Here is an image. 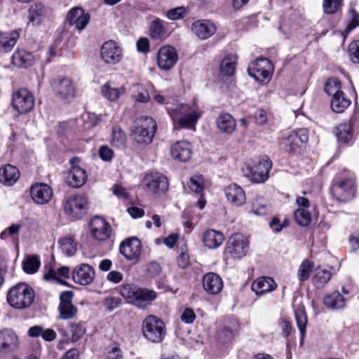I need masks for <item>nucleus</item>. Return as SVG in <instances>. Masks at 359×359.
Wrapping results in <instances>:
<instances>
[{
  "label": "nucleus",
  "instance_id": "obj_1",
  "mask_svg": "<svg viewBox=\"0 0 359 359\" xmlns=\"http://www.w3.org/2000/svg\"><path fill=\"white\" fill-rule=\"evenodd\" d=\"M35 293L29 285L20 283L10 288L6 299L8 304L15 309L29 308L33 303Z\"/></svg>",
  "mask_w": 359,
  "mask_h": 359
},
{
  "label": "nucleus",
  "instance_id": "obj_2",
  "mask_svg": "<svg viewBox=\"0 0 359 359\" xmlns=\"http://www.w3.org/2000/svg\"><path fill=\"white\" fill-rule=\"evenodd\" d=\"M120 294L128 303L140 309H144L157 297L156 292L154 290L140 288L130 284L122 286Z\"/></svg>",
  "mask_w": 359,
  "mask_h": 359
},
{
  "label": "nucleus",
  "instance_id": "obj_3",
  "mask_svg": "<svg viewBox=\"0 0 359 359\" xmlns=\"http://www.w3.org/2000/svg\"><path fill=\"white\" fill-rule=\"evenodd\" d=\"M157 125L154 119L142 116L136 120L131 130V136L140 144H149L155 135Z\"/></svg>",
  "mask_w": 359,
  "mask_h": 359
},
{
  "label": "nucleus",
  "instance_id": "obj_4",
  "mask_svg": "<svg viewBox=\"0 0 359 359\" xmlns=\"http://www.w3.org/2000/svg\"><path fill=\"white\" fill-rule=\"evenodd\" d=\"M142 332L146 339L154 343L161 342L166 334L163 322L154 316H149L144 319Z\"/></svg>",
  "mask_w": 359,
  "mask_h": 359
},
{
  "label": "nucleus",
  "instance_id": "obj_5",
  "mask_svg": "<svg viewBox=\"0 0 359 359\" xmlns=\"http://www.w3.org/2000/svg\"><path fill=\"white\" fill-rule=\"evenodd\" d=\"M171 116L173 121L178 119L177 123L180 128L194 129L201 113L192 109L188 104H181L175 107Z\"/></svg>",
  "mask_w": 359,
  "mask_h": 359
},
{
  "label": "nucleus",
  "instance_id": "obj_6",
  "mask_svg": "<svg viewBox=\"0 0 359 359\" xmlns=\"http://www.w3.org/2000/svg\"><path fill=\"white\" fill-rule=\"evenodd\" d=\"M249 250V240L243 234L236 233L228 240L226 246V254L231 258L240 259L244 257Z\"/></svg>",
  "mask_w": 359,
  "mask_h": 359
},
{
  "label": "nucleus",
  "instance_id": "obj_7",
  "mask_svg": "<svg viewBox=\"0 0 359 359\" xmlns=\"http://www.w3.org/2000/svg\"><path fill=\"white\" fill-rule=\"evenodd\" d=\"M12 107L19 114H27L34 107L35 99L27 88L15 90L12 94Z\"/></svg>",
  "mask_w": 359,
  "mask_h": 359
},
{
  "label": "nucleus",
  "instance_id": "obj_8",
  "mask_svg": "<svg viewBox=\"0 0 359 359\" xmlns=\"http://www.w3.org/2000/svg\"><path fill=\"white\" fill-rule=\"evenodd\" d=\"M273 70L272 63L265 57L257 59L251 62L248 68L249 75L262 83L271 79Z\"/></svg>",
  "mask_w": 359,
  "mask_h": 359
},
{
  "label": "nucleus",
  "instance_id": "obj_9",
  "mask_svg": "<svg viewBox=\"0 0 359 359\" xmlns=\"http://www.w3.org/2000/svg\"><path fill=\"white\" fill-rule=\"evenodd\" d=\"M50 86L55 96L59 99L68 100L76 95L75 85L68 77L54 79L50 83Z\"/></svg>",
  "mask_w": 359,
  "mask_h": 359
},
{
  "label": "nucleus",
  "instance_id": "obj_10",
  "mask_svg": "<svg viewBox=\"0 0 359 359\" xmlns=\"http://www.w3.org/2000/svg\"><path fill=\"white\" fill-rule=\"evenodd\" d=\"M332 195L339 201L346 202L355 197V184L353 178L335 182L331 189Z\"/></svg>",
  "mask_w": 359,
  "mask_h": 359
},
{
  "label": "nucleus",
  "instance_id": "obj_11",
  "mask_svg": "<svg viewBox=\"0 0 359 359\" xmlns=\"http://www.w3.org/2000/svg\"><path fill=\"white\" fill-rule=\"evenodd\" d=\"M272 167V162L266 156L261 158L253 167L249 168L247 174L249 179L255 183H262L269 179V172Z\"/></svg>",
  "mask_w": 359,
  "mask_h": 359
},
{
  "label": "nucleus",
  "instance_id": "obj_12",
  "mask_svg": "<svg viewBox=\"0 0 359 359\" xmlns=\"http://www.w3.org/2000/svg\"><path fill=\"white\" fill-rule=\"evenodd\" d=\"M87 206V199L81 195L71 196L63 203L65 212L74 219L81 218Z\"/></svg>",
  "mask_w": 359,
  "mask_h": 359
},
{
  "label": "nucleus",
  "instance_id": "obj_13",
  "mask_svg": "<svg viewBox=\"0 0 359 359\" xmlns=\"http://www.w3.org/2000/svg\"><path fill=\"white\" fill-rule=\"evenodd\" d=\"M89 227L91 236L97 241H104L111 236L110 224L101 217H93L89 223Z\"/></svg>",
  "mask_w": 359,
  "mask_h": 359
},
{
  "label": "nucleus",
  "instance_id": "obj_14",
  "mask_svg": "<svg viewBox=\"0 0 359 359\" xmlns=\"http://www.w3.org/2000/svg\"><path fill=\"white\" fill-rule=\"evenodd\" d=\"M178 60V54L176 49L171 46H162L158 51L157 65L163 71L171 69Z\"/></svg>",
  "mask_w": 359,
  "mask_h": 359
},
{
  "label": "nucleus",
  "instance_id": "obj_15",
  "mask_svg": "<svg viewBox=\"0 0 359 359\" xmlns=\"http://www.w3.org/2000/svg\"><path fill=\"white\" fill-rule=\"evenodd\" d=\"M143 184L146 190L152 194L165 191L168 188L167 177L159 172L147 174L144 177Z\"/></svg>",
  "mask_w": 359,
  "mask_h": 359
},
{
  "label": "nucleus",
  "instance_id": "obj_16",
  "mask_svg": "<svg viewBox=\"0 0 359 359\" xmlns=\"http://www.w3.org/2000/svg\"><path fill=\"white\" fill-rule=\"evenodd\" d=\"M308 140V130L302 128L297 131L290 132L288 135L283 140L282 143L287 152L295 153Z\"/></svg>",
  "mask_w": 359,
  "mask_h": 359
},
{
  "label": "nucleus",
  "instance_id": "obj_17",
  "mask_svg": "<svg viewBox=\"0 0 359 359\" xmlns=\"http://www.w3.org/2000/svg\"><path fill=\"white\" fill-rule=\"evenodd\" d=\"M72 291H65L61 293L57 308L59 318L67 320L73 319L77 315L78 309L72 302Z\"/></svg>",
  "mask_w": 359,
  "mask_h": 359
},
{
  "label": "nucleus",
  "instance_id": "obj_18",
  "mask_svg": "<svg viewBox=\"0 0 359 359\" xmlns=\"http://www.w3.org/2000/svg\"><path fill=\"white\" fill-rule=\"evenodd\" d=\"M142 243L136 237L128 238L119 247L121 254L128 260L137 262L142 252Z\"/></svg>",
  "mask_w": 359,
  "mask_h": 359
},
{
  "label": "nucleus",
  "instance_id": "obj_19",
  "mask_svg": "<svg viewBox=\"0 0 359 359\" xmlns=\"http://www.w3.org/2000/svg\"><path fill=\"white\" fill-rule=\"evenodd\" d=\"M102 60L107 64L116 65L122 58V51L118 44L112 40L104 42L100 49Z\"/></svg>",
  "mask_w": 359,
  "mask_h": 359
},
{
  "label": "nucleus",
  "instance_id": "obj_20",
  "mask_svg": "<svg viewBox=\"0 0 359 359\" xmlns=\"http://www.w3.org/2000/svg\"><path fill=\"white\" fill-rule=\"evenodd\" d=\"M79 161L76 157L71 159L72 169L67 177V182L74 188L82 187L87 180L86 171L76 165Z\"/></svg>",
  "mask_w": 359,
  "mask_h": 359
},
{
  "label": "nucleus",
  "instance_id": "obj_21",
  "mask_svg": "<svg viewBox=\"0 0 359 359\" xmlns=\"http://www.w3.org/2000/svg\"><path fill=\"white\" fill-rule=\"evenodd\" d=\"M30 196L34 203L44 205L51 199L53 191L50 187L45 183H36L31 187Z\"/></svg>",
  "mask_w": 359,
  "mask_h": 359
},
{
  "label": "nucleus",
  "instance_id": "obj_22",
  "mask_svg": "<svg viewBox=\"0 0 359 359\" xmlns=\"http://www.w3.org/2000/svg\"><path fill=\"white\" fill-rule=\"evenodd\" d=\"M191 30L198 39L205 40L209 39L216 32L217 27L209 20H198L192 23Z\"/></svg>",
  "mask_w": 359,
  "mask_h": 359
},
{
  "label": "nucleus",
  "instance_id": "obj_23",
  "mask_svg": "<svg viewBox=\"0 0 359 359\" xmlns=\"http://www.w3.org/2000/svg\"><path fill=\"white\" fill-rule=\"evenodd\" d=\"M90 15L85 13L81 8L74 7L72 8L67 14V20L68 22L79 31H82L86 28L90 21Z\"/></svg>",
  "mask_w": 359,
  "mask_h": 359
},
{
  "label": "nucleus",
  "instance_id": "obj_24",
  "mask_svg": "<svg viewBox=\"0 0 359 359\" xmlns=\"http://www.w3.org/2000/svg\"><path fill=\"white\" fill-rule=\"evenodd\" d=\"M72 278L75 283L81 285H87L93 282L95 278V271L90 265L81 264L74 269Z\"/></svg>",
  "mask_w": 359,
  "mask_h": 359
},
{
  "label": "nucleus",
  "instance_id": "obj_25",
  "mask_svg": "<svg viewBox=\"0 0 359 359\" xmlns=\"http://www.w3.org/2000/svg\"><path fill=\"white\" fill-rule=\"evenodd\" d=\"M204 290L210 294L219 293L223 288L222 278L214 272L206 273L202 280Z\"/></svg>",
  "mask_w": 359,
  "mask_h": 359
},
{
  "label": "nucleus",
  "instance_id": "obj_26",
  "mask_svg": "<svg viewBox=\"0 0 359 359\" xmlns=\"http://www.w3.org/2000/svg\"><path fill=\"white\" fill-rule=\"evenodd\" d=\"M277 284L274 280L269 276H262L255 280L251 289L257 296H262L275 290Z\"/></svg>",
  "mask_w": 359,
  "mask_h": 359
},
{
  "label": "nucleus",
  "instance_id": "obj_27",
  "mask_svg": "<svg viewBox=\"0 0 359 359\" xmlns=\"http://www.w3.org/2000/svg\"><path fill=\"white\" fill-rule=\"evenodd\" d=\"M227 201L233 206H241L246 201L245 191L236 184H231L224 189Z\"/></svg>",
  "mask_w": 359,
  "mask_h": 359
},
{
  "label": "nucleus",
  "instance_id": "obj_28",
  "mask_svg": "<svg viewBox=\"0 0 359 359\" xmlns=\"http://www.w3.org/2000/svg\"><path fill=\"white\" fill-rule=\"evenodd\" d=\"M170 154L173 158L180 161H187L191 156L190 144L187 141H179L172 145Z\"/></svg>",
  "mask_w": 359,
  "mask_h": 359
},
{
  "label": "nucleus",
  "instance_id": "obj_29",
  "mask_svg": "<svg viewBox=\"0 0 359 359\" xmlns=\"http://www.w3.org/2000/svg\"><path fill=\"white\" fill-rule=\"evenodd\" d=\"M20 178L18 169L11 164L0 168V182L6 186H13Z\"/></svg>",
  "mask_w": 359,
  "mask_h": 359
},
{
  "label": "nucleus",
  "instance_id": "obj_30",
  "mask_svg": "<svg viewBox=\"0 0 359 359\" xmlns=\"http://www.w3.org/2000/svg\"><path fill=\"white\" fill-rule=\"evenodd\" d=\"M69 268L63 266L57 269H55L53 265H48L45 266L43 277L47 280H55L60 283L65 284V281L60 280V278H67L69 277Z\"/></svg>",
  "mask_w": 359,
  "mask_h": 359
},
{
  "label": "nucleus",
  "instance_id": "obj_31",
  "mask_svg": "<svg viewBox=\"0 0 359 359\" xmlns=\"http://www.w3.org/2000/svg\"><path fill=\"white\" fill-rule=\"evenodd\" d=\"M28 13L29 22L37 25L48 16L49 9L41 3H36L29 7Z\"/></svg>",
  "mask_w": 359,
  "mask_h": 359
},
{
  "label": "nucleus",
  "instance_id": "obj_32",
  "mask_svg": "<svg viewBox=\"0 0 359 359\" xmlns=\"http://www.w3.org/2000/svg\"><path fill=\"white\" fill-rule=\"evenodd\" d=\"M18 346V338L15 333L9 329L0 331V348L4 351H13Z\"/></svg>",
  "mask_w": 359,
  "mask_h": 359
},
{
  "label": "nucleus",
  "instance_id": "obj_33",
  "mask_svg": "<svg viewBox=\"0 0 359 359\" xmlns=\"http://www.w3.org/2000/svg\"><path fill=\"white\" fill-rule=\"evenodd\" d=\"M218 130L224 134L233 133L236 127V119L229 113H221L216 121Z\"/></svg>",
  "mask_w": 359,
  "mask_h": 359
},
{
  "label": "nucleus",
  "instance_id": "obj_34",
  "mask_svg": "<svg viewBox=\"0 0 359 359\" xmlns=\"http://www.w3.org/2000/svg\"><path fill=\"white\" fill-rule=\"evenodd\" d=\"M224 236L221 231L214 229H209L204 233V245L210 249H215L219 247L224 242Z\"/></svg>",
  "mask_w": 359,
  "mask_h": 359
},
{
  "label": "nucleus",
  "instance_id": "obj_35",
  "mask_svg": "<svg viewBox=\"0 0 359 359\" xmlns=\"http://www.w3.org/2000/svg\"><path fill=\"white\" fill-rule=\"evenodd\" d=\"M19 39V34L15 31L3 32L0 31V53L11 51Z\"/></svg>",
  "mask_w": 359,
  "mask_h": 359
},
{
  "label": "nucleus",
  "instance_id": "obj_36",
  "mask_svg": "<svg viewBox=\"0 0 359 359\" xmlns=\"http://www.w3.org/2000/svg\"><path fill=\"white\" fill-rule=\"evenodd\" d=\"M335 135L339 143L347 144L353 138V131L349 122L339 124L335 129Z\"/></svg>",
  "mask_w": 359,
  "mask_h": 359
},
{
  "label": "nucleus",
  "instance_id": "obj_37",
  "mask_svg": "<svg viewBox=\"0 0 359 359\" xmlns=\"http://www.w3.org/2000/svg\"><path fill=\"white\" fill-rule=\"evenodd\" d=\"M12 61L15 66L27 68L34 63V57L25 50H18L13 55Z\"/></svg>",
  "mask_w": 359,
  "mask_h": 359
},
{
  "label": "nucleus",
  "instance_id": "obj_38",
  "mask_svg": "<svg viewBox=\"0 0 359 359\" xmlns=\"http://www.w3.org/2000/svg\"><path fill=\"white\" fill-rule=\"evenodd\" d=\"M28 334L32 337H41L45 341H52L56 339L57 334L52 329H43L40 325L31 327L28 330Z\"/></svg>",
  "mask_w": 359,
  "mask_h": 359
},
{
  "label": "nucleus",
  "instance_id": "obj_39",
  "mask_svg": "<svg viewBox=\"0 0 359 359\" xmlns=\"http://www.w3.org/2000/svg\"><path fill=\"white\" fill-rule=\"evenodd\" d=\"M351 102L344 92L338 93L331 100V108L336 113H342L351 104Z\"/></svg>",
  "mask_w": 359,
  "mask_h": 359
},
{
  "label": "nucleus",
  "instance_id": "obj_40",
  "mask_svg": "<svg viewBox=\"0 0 359 359\" xmlns=\"http://www.w3.org/2000/svg\"><path fill=\"white\" fill-rule=\"evenodd\" d=\"M101 92L106 99L114 102L126 93V88L123 86L119 88H114L109 83H107L102 87Z\"/></svg>",
  "mask_w": 359,
  "mask_h": 359
},
{
  "label": "nucleus",
  "instance_id": "obj_41",
  "mask_svg": "<svg viewBox=\"0 0 359 359\" xmlns=\"http://www.w3.org/2000/svg\"><path fill=\"white\" fill-rule=\"evenodd\" d=\"M237 56L233 54L226 55L221 62L220 71L224 76H231L236 70Z\"/></svg>",
  "mask_w": 359,
  "mask_h": 359
},
{
  "label": "nucleus",
  "instance_id": "obj_42",
  "mask_svg": "<svg viewBox=\"0 0 359 359\" xmlns=\"http://www.w3.org/2000/svg\"><path fill=\"white\" fill-rule=\"evenodd\" d=\"M323 302L326 306L332 309H341L345 305V299L338 291H334L332 294L326 295L324 297Z\"/></svg>",
  "mask_w": 359,
  "mask_h": 359
},
{
  "label": "nucleus",
  "instance_id": "obj_43",
  "mask_svg": "<svg viewBox=\"0 0 359 359\" xmlns=\"http://www.w3.org/2000/svg\"><path fill=\"white\" fill-rule=\"evenodd\" d=\"M332 276L331 271L318 266L315 269V274L313 277V284L316 287H322L328 283Z\"/></svg>",
  "mask_w": 359,
  "mask_h": 359
},
{
  "label": "nucleus",
  "instance_id": "obj_44",
  "mask_svg": "<svg viewBox=\"0 0 359 359\" xmlns=\"http://www.w3.org/2000/svg\"><path fill=\"white\" fill-rule=\"evenodd\" d=\"M163 24L164 22L158 18L151 21L149 26V34L152 39H159L165 34L166 28Z\"/></svg>",
  "mask_w": 359,
  "mask_h": 359
},
{
  "label": "nucleus",
  "instance_id": "obj_45",
  "mask_svg": "<svg viewBox=\"0 0 359 359\" xmlns=\"http://www.w3.org/2000/svg\"><path fill=\"white\" fill-rule=\"evenodd\" d=\"M41 265L39 258L36 255L27 256L22 262V269L26 273L32 274L36 273Z\"/></svg>",
  "mask_w": 359,
  "mask_h": 359
},
{
  "label": "nucleus",
  "instance_id": "obj_46",
  "mask_svg": "<svg viewBox=\"0 0 359 359\" xmlns=\"http://www.w3.org/2000/svg\"><path fill=\"white\" fill-rule=\"evenodd\" d=\"M111 144L113 147L123 149L126 144V135L118 127H114L111 136Z\"/></svg>",
  "mask_w": 359,
  "mask_h": 359
},
{
  "label": "nucleus",
  "instance_id": "obj_47",
  "mask_svg": "<svg viewBox=\"0 0 359 359\" xmlns=\"http://www.w3.org/2000/svg\"><path fill=\"white\" fill-rule=\"evenodd\" d=\"M270 210V205L267 201L262 198H257L252 205V211L258 216L267 214Z\"/></svg>",
  "mask_w": 359,
  "mask_h": 359
},
{
  "label": "nucleus",
  "instance_id": "obj_48",
  "mask_svg": "<svg viewBox=\"0 0 359 359\" xmlns=\"http://www.w3.org/2000/svg\"><path fill=\"white\" fill-rule=\"evenodd\" d=\"M295 222L300 226H307L311 222L310 212L305 208H298L294 212Z\"/></svg>",
  "mask_w": 359,
  "mask_h": 359
},
{
  "label": "nucleus",
  "instance_id": "obj_49",
  "mask_svg": "<svg viewBox=\"0 0 359 359\" xmlns=\"http://www.w3.org/2000/svg\"><path fill=\"white\" fill-rule=\"evenodd\" d=\"M294 316L297 327L301 332L302 336L304 337L306 332L307 325V316L306 311L303 308L298 307L294 311Z\"/></svg>",
  "mask_w": 359,
  "mask_h": 359
},
{
  "label": "nucleus",
  "instance_id": "obj_50",
  "mask_svg": "<svg viewBox=\"0 0 359 359\" xmlns=\"http://www.w3.org/2000/svg\"><path fill=\"white\" fill-rule=\"evenodd\" d=\"M314 264L309 259H304L299 267L297 277L300 281L306 280L309 276Z\"/></svg>",
  "mask_w": 359,
  "mask_h": 359
},
{
  "label": "nucleus",
  "instance_id": "obj_51",
  "mask_svg": "<svg viewBox=\"0 0 359 359\" xmlns=\"http://www.w3.org/2000/svg\"><path fill=\"white\" fill-rule=\"evenodd\" d=\"M341 83L337 78L329 79L325 84L324 90L330 95L334 97L338 93H341Z\"/></svg>",
  "mask_w": 359,
  "mask_h": 359
},
{
  "label": "nucleus",
  "instance_id": "obj_52",
  "mask_svg": "<svg viewBox=\"0 0 359 359\" xmlns=\"http://www.w3.org/2000/svg\"><path fill=\"white\" fill-rule=\"evenodd\" d=\"M61 250L67 256L74 255L76 250V245L71 238H63L60 240Z\"/></svg>",
  "mask_w": 359,
  "mask_h": 359
},
{
  "label": "nucleus",
  "instance_id": "obj_53",
  "mask_svg": "<svg viewBox=\"0 0 359 359\" xmlns=\"http://www.w3.org/2000/svg\"><path fill=\"white\" fill-rule=\"evenodd\" d=\"M188 10L184 6H179L168 10L166 12V17L170 20H178L187 15Z\"/></svg>",
  "mask_w": 359,
  "mask_h": 359
},
{
  "label": "nucleus",
  "instance_id": "obj_54",
  "mask_svg": "<svg viewBox=\"0 0 359 359\" xmlns=\"http://www.w3.org/2000/svg\"><path fill=\"white\" fill-rule=\"evenodd\" d=\"M202 175H196L190 178L189 188L197 194H201L204 189Z\"/></svg>",
  "mask_w": 359,
  "mask_h": 359
},
{
  "label": "nucleus",
  "instance_id": "obj_55",
  "mask_svg": "<svg viewBox=\"0 0 359 359\" xmlns=\"http://www.w3.org/2000/svg\"><path fill=\"white\" fill-rule=\"evenodd\" d=\"M86 328L81 323L72 324L71 326L72 341L76 342L81 339L86 333Z\"/></svg>",
  "mask_w": 359,
  "mask_h": 359
},
{
  "label": "nucleus",
  "instance_id": "obj_56",
  "mask_svg": "<svg viewBox=\"0 0 359 359\" xmlns=\"http://www.w3.org/2000/svg\"><path fill=\"white\" fill-rule=\"evenodd\" d=\"M348 54L353 63H359V40L352 41L349 44Z\"/></svg>",
  "mask_w": 359,
  "mask_h": 359
},
{
  "label": "nucleus",
  "instance_id": "obj_57",
  "mask_svg": "<svg viewBox=\"0 0 359 359\" xmlns=\"http://www.w3.org/2000/svg\"><path fill=\"white\" fill-rule=\"evenodd\" d=\"M342 0H324L323 8L327 14L334 13L341 5Z\"/></svg>",
  "mask_w": 359,
  "mask_h": 359
},
{
  "label": "nucleus",
  "instance_id": "obj_58",
  "mask_svg": "<svg viewBox=\"0 0 359 359\" xmlns=\"http://www.w3.org/2000/svg\"><path fill=\"white\" fill-rule=\"evenodd\" d=\"M20 229V224H13L1 233L0 238L2 240H6L8 236H13L18 234Z\"/></svg>",
  "mask_w": 359,
  "mask_h": 359
},
{
  "label": "nucleus",
  "instance_id": "obj_59",
  "mask_svg": "<svg viewBox=\"0 0 359 359\" xmlns=\"http://www.w3.org/2000/svg\"><path fill=\"white\" fill-rule=\"evenodd\" d=\"M99 156L104 161H111L114 156V151L108 146L103 145L99 149Z\"/></svg>",
  "mask_w": 359,
  "mask_h": 359
},
{
  "label": "nucleus",
  "instance_id": "obj_60",
  "mask_svg": "<svg viewBox=\"0 0 359 359\" xmlns=\"http://www.w3.org/2000/svg\"><path fill=\"white\" fill-rule=\"evenodd\" d=\"M121 302V300L118 297H107L104 299V305L109 311H112L117 308Z\"/></svg>",
  "mask_w": 359,
  "mask_h": 359
},
{
  "label": "nucleus",
  "instance_id": "obj_61",
  "mask_svg": "<svg viewBox=\"0 0 359 359\" xmlns=\"http://www.w3.org/2000/svg\"><path fill=\"white\" fill-rule=\"evenodd\" d=\"M255 118L257 124H266L268 121V114L266 111L262 109H258L255 113Z\"/></svg>",
  "mask_w": 359,
  "mask_h": 359
},
{
  "label": "nucleus",
  "instance_id": "obj_62",
  "mask_svg": "<svg viewBox=\"0 0 359 359\" xmlns=\"http://www.w3.org/2000/svg\"><path fill=\"white\" fill-rule=\"evenodd\" d=\"M147 271L150 276L155 277L160 274L161 267L158 263L151 262L147 265Z\"/></svg>",
  "mask_w": 359,
  "mask_h": 359
},
{
  "label": "nucleus",
  "instance_id": "obj_63",
  "mask_svg": "<svg viewBox=\"0 0 359 359\" xmlns=\"http://www.w3.org/2000/svg\"><path fill=\"white\" fill-rule=\"evenodd\" d=\"M195 318V313L194 312L193 309L190 308L186 309L181 316V320L186 323H192Z\"/></svg>",
  "mask_w": 359,
  "mask_h": 359
},
{
  "label": "nucleus",
  "instance_id": "obj_64",
  "mask_svg": "<svg viewBox=\"0 0 359 359\" xmlns=\"http://www.w3.org/2000/svg\"><path fill=\"white\" fill-rule=\"evenodd\" d=\"M106 358L107 359H122V354L120 348L117 346L109 348Z\"/></svg>",
  "mask_w": 359,
  "mask_h": 359
}]
</instances>
